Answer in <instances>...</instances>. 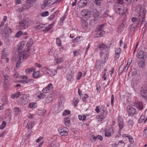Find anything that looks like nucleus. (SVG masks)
Here are the masks:
<instances>
[{
	"label": "nucleus",
	"mask_w": 147,
	"mask_h": 147,
	"mask_svg": "<svg viewBox=\"0 0 147 147\" xmlns=\"http://www.w3.org/2000/svg\"><path fill=\"white\" fill-rule=\"evenodd\" d=\"M25 54L24 52H21L19 53L17 55L14 56L13 59V61L14 62L17 61L16 63V66L17 68L20 67V65L22 62V60L23 59H26L29 56V54Z\"/></svg>",
	"instance_id": "f257e3e1"
},
{
	"label": "nucleus",
	"mask_w": 147,
	"mask_h": 147,
	"mask_svg": "<svg viewBox=\"0 0 147 147\" xmlns=\"http://www.w3.org/2000/svg\"><path fill=\"white\" fill-rule=\"evenodd\" d=\"M31 23V21L28 19L21 21L19 22V28L21 30L24 29L29 26Z\"/></svg>",
	"instance_id": "f03ea898"
},
{
	"label": "nucleus",
	"mask_w": 147,
	"mask_h": 147,
	"mask_svg": "<svg viewBox=\"0 0 147 147\" xmlns=\"http://www.w3.org/2000/svg\"><path fill=\"white\" fill-rule=\"evenodd\" d=\"M138 9H139L140 12V21L141 24L144 22L145 20V16L146 13V10L142 6H139Z\"/></svg>",
	"instance_id": "7ed1b4c3"
},
{
	"label": "nucleus",
	"mask_w": 147,
	"mask_h": 147,
	"mask_svg": "<svg viewBox=\"0 0 147 147\" xmlns=\"http://www.w3.org/2000/svg\"><path fill=\"white\" fill-rule=\"evenodd\" d=\"M105 106L102 105L100 109V112L101 115H100L98 117V121L100 122H101V121L105 118V117L107 115V113L105 112L104 108Z\"/></svg>",
	"instance_id": "20e7f679"
},
{
	"label": "nucleus",
	"mask_w": 147,
	"mask_h": 147,
	"mask_svg": "<svg viewBox=\"0 0 147 147\" xmlns=\"http://www.w3.org/2000/svg\"><path fill=\"white\" fill-rule=\"evenodd\" d=\"M11 29L6 26L3 30L2 28L0 27V33L3 34L4 33L6 35H8L11 32Z\"/></svg>",
	"instance_id": "39448f33"
},
{
	"label": "nucleus",
	"mask_w": 147,
	"mask_h": 147,
	"mask_svg": "<svg viewBox=\"0 0 147 147\" xmlns=\"http://www.w3.org/2000/svg\"><path fill=\"white\" fill-rule=\"evenodd\" d=\"M4 77V88L5 89H6L7 87L9 85V81L10 78L8 75H3Z\"/></svg>",
	"instance_id": "423d86ee"
},
{
	"label": "nucleus",
	"mask_w": 147,
	"mask_h": 147,
	"mask_svg": "<svg viewBox=\"0 0 147 147\" xmlns=\"http://www.w3.org/2000/svg\"><path fill=\"white\" fill-rule=\"evenodd\" d=\"M58 130L61 136L67 135H68V132H69L68 129L66 127L59 129Z\"/></svg>",
	"instance_id": "0eeeda50"
},
{
	"label": "nucleus",
	"mask_w": 147,
	"mask_h": 147,
	"mask_svg": "<svg viewBox=\"0 0 147 147\" xmlns=\"http://www.w3.org/2000/svg\"><path fill=\"white\" fill-rule=\"evenodd\" d=\"M127 110L128 115H133L136 112V109L134 107L128 106L127 107Z\"/></svg>",
	"instance_id": "6e6552de"
},
{
	"label": "nucleus",
	"mask_w": 147,
	"mask_h": 147,
	"mask_svg": "<svg viewBox=\"0 0 147 147\" xmlns=\"http://www.w3.org/2000/svg\"><path fill=\"white\" fill-rule=\"evenodd\" d=\"M46 74L48 76H53L57 73V70H53L52 69H47Z\"/></svg>",
	"instance_id": "1a4fd4ad"
},
{
	"label": "nucleus",
	"mask_w": 147,
	"mask_h": 147,
	"mask_svg": "<svg viewBox=\"0 0 147 147\" xmlns=\"http://www.w3.org/2000/svg\"><path fill=\"white\" fill-rule=\"evenodd\" d=\"M134 105V106L139 110H141L143 108V105L141 102L139 101H136Z\"/></svg>",
	"instance_id": "9d476101"
},
{
	"label": "nucleus",
	"mask_w": 147,
	"mask_h": 147,
	"mask_svg": "<svg viewBox=\"0 0 147 147\" xmlns=\"http://www.w3.org/2000/svg\"><path fill=\"white\" fill-rule=\"evenodd\" d=\"M118 122L119 127V131H120L123 127V120L121 117H118Z\"/></svg>",
	"instance_id": "9b49d317"
},
{
	"label": "nucleus",
	"mask_w": 147,
	"mask_h": 147,
	"mask_svg": "<svg viewBox=\"0 0 147 147\" xmlns=\"http://www.w3.org/2000/svg\"><path fill=\"white\" fill-rule=\"evenodd\" d=\"M56 3V0H49L45 1L42 6H47L49 5H52Z\"/></svg>",
	"instance_id": "f8f14e48"
},
{
	"label": "nucleus",
	"mask_w": 147,
	"mask_h": 147,
	"mask_svg": "<svg viewBox=\"0 0 147 147\" xmlns=\"http://www.w3.org/2000/svg\"><path fill=\"white\" fill-rule=\"evenodd\" d=\"M52 85L51 83H50L47 86L42 90V92L43 93H46L49 92L50 90L52 88Z\"/></svg>",
	"instance_id": "ddd939ff"
},
{
	"label": "nucleus",
	"mask_w": 147,
	"mask_h": 147,
	"mask_svg": "<svg viewBox=\"0 0 147 147\" xmlns=\"http://www.w3.org/2000/svg\"><path fill=\"white\" fill-rule=\"evenodd\" d=\"M87 3L86 0H80L78 3V6L79 7H82L86 6Z\"/></svg>",
	"instance_id": "4468645a"
},
{
	"label": "nucleus",
	"mask_w": 147,
	"mask_h": 147,
	"mask_svg": "<svg viewBox=\"0 0 147 147\" xmlns=\"http://www.w3.org/2000/svg\"><path fill=\"white\" fill-rule=\"evenodd\" d=\"M37 0H27L25 3V4L24 5L26 7V9L29 8L32 5L31 2L35 1Z\"/></svg>",
	"instance_id": "2eb2a0df"
},
{
	"label": "nucleus",
	"mask_w": 147,
	"mask_h": 147,
	"mask_svg": "<svg viewBox=\"0 0 147 147\" xmlns=\"http://www.w3.org/2000/svg\"><path fill=\"white\" fill-rule=\"evenodd\" d=\"M74 76V72L72 71H70V73H69L66 76V78L67 81L71 82L73 79Z\"/></svg>",
	"instance_id": "dca6fc26"
},
{
	"label": "nucleus",
	"mask_w": 147,
	"mask_h": 147,
	"mask_svg": "<svg viewBox=\"0 0 147 147\" xmlns=\"http://www.w3.org/2000/svg\"><path fill=\"white\" fill-rule=\"evenodd\" d=\"M32 44H33L32 40V39H30V40H29V42H28L26 44V47L27 48V52H24V53L26 54H26H28V53H27V52H28L29 51V50H30L29 48H30V47H31L32 46Z\"/></svg>",
	"instance_id": "f3484780"
},
{
	"label": "nucleus",
	"mask_w": 147,
	"mask_h": 147,
	"mask_svg": "<svg viewBox=\"0 0 147 147\" xmlns=\"http://www.w3.org/2000/svg\"><path fill=\"white\" fill-rule=\"evenodd\" d=\"M81 14L82 16L85 18H86V17L90 15L89 12L87 9H84L82 11Z\"/></svg>",
	"instance_id": "a211bd4d"
},
{
	"label": "nucleus",
	"mask_w": 147,
	"mask_h": 147,
	"mask_svg": "<svg viewBox=\"0 0 147 147\" xmlns=\"http://www.w3.org/2000/svg\"><path fill=\"white\" fill-rule=\"evenodd\" d=\"M137 57L140 59H144L146 57L145 53L142 51H140L138 52Z\"/></svg>",
	"instance_id": "6ab92c4d"
},
{
	"label": "nucleus",
	"mask_w": 147,
	"mask_h": 147,
	"mask_svg": "<svg viewBox=\"0 0 147 147\" xmlns=\"http://www.w3.org/2000/svg\"><path fill=\"white\" fill-rule=\"evenodd\" d=\"M6 49L5 48H4L1 51V58L2 59H5L7 57V53L6 52Z\"/></svg>",
	"instance_id": "aec40b11"
},
{
	"label": "nucleus",
	"mask_w": 147,
	"mask_h": 147,
	"mask_svg": "<svg viewBox=\"0 0 147 147\" xmlns=\"http://www.w3.org/2000/svg\"><path fill=\"white\" fill-rule=\"evenodd\" d=\"M121 50L120 48H117L115 50V59H116L119 58Z\"/></svg>",
	"instance_id": "412c9836"
},
{
	"label": "nucleus",
	"mask_w": 147,
	"mask_h": 147,
	"mask_svg": "<svg viewBox=\"0 0 147 147\" xmlns=\"http://www.w3.org/2000/svg\"><path fill=\"white\" fill-rule=\"evenodd\" d=\"M59 13V11H55L54 12V13H53L52 15H51L50 16L49 18V19L50 20H53L55 18V16L57 15Z\"/></svg>",
	"instance_id": "4be33fe9"
},
{
	"label": "nucleus",
	"mask_w": 147,
	"mask_h": 147,
	"mask_svg": "<svg viewBox=\"0 0 147 147\" xmlns=\"http://www.w3.org/2000/svg\"><path fill=\"white\" fill-rule=\"evenodd\" d=\"M41 76V74L39 71H36L33 74V77L35 78H38L40 77Z\"/></svg>",
	"instance_id": "5701e85b"
},
{
	"label": "nucleus",
	"mask_w": 147,
	"mask_h": 147,
	"mask_svg": "<svg viewBox=\"0 0 147 147\" xmlns=\"http://www.w3.org/2000/svg\"><path fill=\"white\" fill-rule=\"evenodd\" d=\"M81 22L82 26L84 28H86L88 27V23L86 20H83Z\"/></svg>",
	"instance_id": "b1692460"
},
{
	"label": "nucleus",
	"mask_w": 147,
	"mask_h": 147,
	"mask_svg": "<svg viewBox=\"0 0 147 147\" xmlns=\"http://www.w3.org/2000/svg\"><path fill=\"white\" fill-rule=\"evenodd\" d=\"M20 93L19 92H17L14 94H12L11 95V98L13 99H14L16 98H18L20 95Z\"/></svg>",
	"instance_id": "393cba45"
},
{
	"label": "nucleus",
	"mask_w": 147,
	"mask_h": 147,
	"mask_svg": "<svg viewBox=\"0 0 147 147\" xmlns=\"http://www.w3.org/2000/svg\"><path fill=\"white\" fill-rule=\"evenodd\" d=\"M53 94V93L50 94L46 98V100L47 102H49L52 101Z\"/></svg>",
	"instance_id": "a878e982"
},
{
	"label": "nucleus",
	"mask_w": 147,
	"mask_h": 147,
	"mask_svg": "<svg viewBox=\"0 0 147 147\" xmlns=\"http://www.w3.org/2000/svg\"><path fill=\"white\" fill-rule=\"evenodd\" d=\"M141 94L144 98L147 97V90H143L141 91Z\"/></svg>",
	"instance_id": "bb28decb"
},
{
	"label": "nucleus",
	"mask_w": 147,
	"mask_h": 147,
	"mask_svg": "<svg viewBox=\"0 0 147 147\" xmlns=\"http://www.w3.org/2000/svg\"><path fill=\"white\" fill-rule=\"evenodd\" d=\"M35 70V69L31 67L26 69V72L27 74H30L33 71L34 72Z\"/></svg>",
	"instance_id": "cd10ccee"
},
{
	"label": "nucleus",
	"mask_w": 147,
	"mask_h": 147,
	"mask_svg": "<svg viewBox=\"0 0 147 147\" xmlns=\"http://www.w3.org/2000/svg\"><path fill=\"white\" fill-rule=\"evenodd\" d=\"M116 147H123L124 146V143L123 140H120L119 141L117 145L115 144Z\"/></svg>",
	"instance_id": "c85d7f7f"
},
{
	"label": "nucleus",
	"mask_w": 147,
	"mask_h": 147,
	"mask_svg": "<svg viewBox=\"0 0 147 147\" xmlns=\"http://www.w3.org/2000/svg\"><path fill=\"white\" fill-rule=\"evenodd\" d=\"M34 122L33 121L28 123L27 125V128L29 129H32L34 126Z\"/></svg>",
	"instance_id": "c756f323"
},
{
	"label": "nucleus",
	"mask_w": 147,
	"mask_h": 147,
	"mask_svg": "<svg viewBox=\"0 0 147 147\" xmlns=\"http://www.w3.org/2000/svg\"><path fill=\"white\" fill-rule=\"evenodd\" d=\"M138 64L139 67L142 68H144L145 65V62L142 61H140Z\"/></svg>",
	"instance_id": "7c9ffc66"
},
{
	"label": "nucleus",
	"mask_w": 147,
	"mask_h": 147,
	"mask_svg": "<svg viewBox=\"0 0 147 147\" xmlns=\"http://www.w3.org/2000/svg\"><path fill=\"white\" fill-rule=\"evenodd\" d=\"M13 111L16 115H18V114H19L21 111V109L18 107H15Z\"/></svg>",
	"instance_id": "2f4dec72"
},
{
	"label": "nucleus",
	"mask_w": 147,
	"mask_h": 147,
	"mask_svg": "<svg viewBox=\"0 0 147 147\" xmlns=\"http://www.w3.org/2000/svg\"><path fill=\"white\" fill-rule=\"evenodd\" d=\"M65 125L67 126H68L70 124V121L69 118H65L64 119Z\"/></svg>",
	"instance_id": "473e14b6"
},
{
	"label": "nucleus",
	"mask_w": 147,
	"mask_h": 147,
	"mask_svg": "<svg viewBox=\"0 0 147 147\" xmlns=\"http://www.w3.org/2000/svg\"><path fill=\"white\" fill-rule=\"evenodd\" d=\"M24 45L23 42H20L17 46V48L18 50H20L22 49Z\"/></svg>",
	"instance_id": "72a5a7b5"
},
{
	"label": "nucleus",
	"mask_w": 147,
	"mask_h": 147,
	"mask_svg": "<svg viewBox=\"0 0 147 147\" xmlns=\"http://www.w3.org/2000/svg\"><path fill=\"white\" fill-rule=\"evenodd\" d=\"M63 59L62 57L56 58L55 59V61H56V63L57 64L62 62L63 61Z\"/></svg>",
	"instance_id": "f704fd0d"
},
{
	"label": "nucleus",
	"mask_w": 147,
	"mask_h": 147,
	"mask_svg": "<svg viewBox=\"0 0 147 147\" xmlns=\"http://www.w3.org/2000/svg\"><path fill=\"white\" fill-rule=\"evenodd\" d=\"M97 34H98L100 36H102L105 34V32L102 30H97Z\"/></svg>",
	"instance_id": "c9c22d12"
},
{
	"label": "nucleus",
	"mask_w": 147,
	"mask_h": 147,
	"mask_svg": "<svg viewBox=\"0 0 147 147\" xmlns=\"http://www.w3.org/2000/svg\"><path fill=\"white\" fill-rule=\"evenodd\" d=\"M44 24H40L36 26V28L38 29H42L43 30L45 28Z\"/></svg>",
	"instance_id": "e433bc0d"
},
{
	"label": "nucleus",
	"mask_w": 147,
	"mask_h": 147,
	"mask_svg": "<svg viewBox=\"0 0 147 147\" xmlns=\"http://www.w3.org/2000/svg\"><path fill=\"white\" fill-rule=\"evenodd\" d=\"M56 44L59 46H61V40L59 38H56Z\"/></svg>",
	"instance_id": "4c0bfd02"
},
{
	"label": "nucleus",
	"mask_w": 147,
	"mask_h": 147,
	"mask_svg": "<svg viewBox=\"0 0 147 147\" xmlns=\"http://www.w3.org/2000/svg\"><path fill=\"white\" fill-rule=\"evenodd\" d=\"M78 118L80 120L84 121L85 120L86 117L85 115H78Z\"/></svg>",
	"instance_id": "58836bf2"
},
{
	"label": "nucleus",
	"mask_w": 147,
	"mask_h": 147,
	"mask_svg": "<svg viewBox=\"0 0 147 147\" xmlns=\"http://www.w3.org/2000/svg\"><path fill=\"white\" fill-rule=\"evenodd\" d=\"M127 137L128 139L129 140V142L131 144H133L134 142V139L132 138V137L129 135V136H127Z\"/></svg>",
	"instance_id": "ea45409f"
},
{
	"label": "nucleus",
	"mask_w": 147,
	"mask_h": 147,
	"mask_svg": "<svg viewBox=\"0 0 147 147\" xmlns=\"http://www.w3.org/2000/svg\"><path fill=\"white\" fill-rule=\"evenodd\" d=\"M23 34L22 32V31H19L16 34L15 37L17 38H19Z\"/></svg>",
	"instance_id": "a19ab883"
},
{
	"label": "nucleus",
	"mask_w": 147,
	"mask_h": 147,
	"mask_svg": "<svg viewBox=\"0 0 147 147\" xmlns=\"http://www.w3.org/2000/svg\"><path fill=\"white\" fill-rule=\"evenodd\" d=\"M70 113V111L69 110H65L63 113V115L64 116H66L69 114Z\"/></svg>",
	"instance_id": "79ce46f5"
},
{
	"label": "nucleus",
	"mask_w": 147,
	"mask_h": 147,
	"mask_svg": "<svg viewBox=\"0 0 147 147\" xmlns=\"http://www.w3.org/2000/svg\"><path fill=\"white\" fill-rule=\"evenodd\" d=\"M125 67L122 65H121L119 69V73L121 74L123 71V70H125Z\"/></svg>",
	"instance_id": "37998d69"
},
{
	"label": "nucleus",
	"mask_w": 147,
	"mask_h": 147,
	"mask_svg": "<svg viewBox=\"0 0 147 147\" xmlns=\"http://www.w3.org/2000/svg\"><path fill=\"white\" fill-rule=\"evenodd\" d=\"M105 24H104L102 25H101L98 27L96 29V31L97 30H102V29H103V27L105 26Z\"/></svg>",
	"instance_id": "c03bdc74"
},
{
	"label": "nucleus",
	"mask_w": 147,
	"mask_h": 147,
	"mask_svg": "<svg viewBox=\"0 0 147 147\" xmlns=\"http://www.w3.org/2000/svg\"><path fill=\"white\" fill-rule=\"evenodd\" d=\"M107 47V46L104 44L100 45L99 46V48L100 50H103L105 49Z\"/></svg>",
	"instance_id": "a18cd8bd"
},
{
	"label": "nucleus",
	"mask_w": 147,
	"mask_h": 147,
	"mask_svg": "<svg viewBox=\"0 0 147 147\" xmlns=\"http://www.w3.org/2000/svg\"><path fill=\"white\" fill-rule=\"evenodd\" d=\"M36 103H30L29 105V107L30 108H34L36 107Z\"/></svg>",
	"instance_id": "49530a36"
},
{
	"label": "nucleus",
	"mask_w": 147,
	"mask_h": 147,
	"mask_svg": "<svg viewBox=\"0 0 147 147\" xmlns=\"http://www.w3.org/2000/svg\"><path fill=\"white\" fill-rule=\"evenodd\" d=\"M19 101H20V104H25V102L26 101L24 99V96L21 98H20L19 99Z\"/></svg>",
	"instance_id": "de8ad7c7"
},
{
	"label": "nucleus",
	"mask_w": 147,
	"mask_h": 147,
	"mask_svg": "<svg viewBox=\"0 0 147 147\" xmlns=\"http://www.w3.org/2000/svg\"><path fill=\"white\" fill-rule=\"evenodd\" d=\"M53 25L52 24H51L48 27H45L44 29H45V30L43 29V30L45 31H48L52 28H53Z\"/></svg>",
	"instance_id": "09e8293b"
},
{
	"label": "nucleus",
	"mask_w": 147,
	"mask_h": 147,
	"mask_svg": "<svg viewBox=\"0 0 147 147\" xmlns=\"http://www.w3.org/2000/svg\"><path fill=\"white\" fill-rule=\"evenodd\" d=\"M115 11L117 13L119 14H120L121 13H123V12H122V11L121 9L119 8L116 9Z\"/></svg>",
	"instance_id": "8fccbe9b"
},
{
	"label": "nucleus",
	"mask_w": 147,
	"mask_h": 147,
	"mask_svg": "<svg viewBox=\"0 0 147 147\" xmlns=\"http://www.w3.org/2000/svg\"><path fill=\"white\" fill-rule=\"evenodd\" d=\"M79 101L78 100V98H74L73 100V102L74 104V105L75 107L78 104V102Z\"/></svg>",
	"instance_id": "3c124183"
},
{
	"label": "nucleus",
	"mask_w": 147,
	"mask_h": 147,
	"mask_svg": "<svg viewBox=\"0 0 147 147\" xmlns=\"http://www.w3.org/2000/svg\"><path fill=\"white\" fill-rule=\"evenodd\" d=\"M46 96V95L45 94L42 93H41L38 96V97L40 99H42L45 98Z\"/></svg>",
	"instance_id": "603ef678"
},
{
	"label": "nucleus",
	"mask_w": 147,
	"mask_h": 147,
	"mask_svg": "<svg viewBox=\"0 0 147 147\" xmlns=\"http://www.w3.org/2000/svg\"><path fill=\"white\" fill-rule=\"evenodd\" d=\"M49 15V13L48 11H46L45 12H42L41 14L42 16H46Z\"/></svg>",
	"instance_id": "864d4df0"
},
{
	"label": "nucleus",
	"mask_w": 147,
	"mask_h": 147,
	"mask_svg": "<svg viewBox=\"0 0 147 147\" xmlns=\"http://www.w3.org/2000/svg\"><path fill=\"white\" fill-rule=\"evenodd\" d=\"M6 122L4 121L3 122L2 125L0 126V129H3L5 126Z\"/></svg>",
	"instance_id": "5fc2aeb1"
},
{
	"label": "nucleus",
	"mask_w": 147,
	"mask_h": 147,
	"mask_svg": "<svg viewBox=\"0 0 147 147\" xmlns=\"http://www.w3.org/2000/svg\"><path fill=\"white\" fill-rule=\"evenodd\" d=\"M82 75V72H81L80 71L79 72V73L77 76V78H76L77 79V80H80V79L81 78V77Z\"/></svg>",
	"instance_id": "6e6d98bb"
},
{
	"label": "nucleus",
	"mask_w": 147,
	"mask_h": 147,
	"mask_svg": "<svg viewBox=\"0 0 147 147\" xmlns=\"http://www.w3.org/2000/svg\"><path fill=\"white\" fill-rule=\"evenodd\" d=\"M123 0H114L116 3L122 4L123 3Z\"/></svg>",
	"instance_id": "4d7b16f0"
},
{
	"label": "nucleus",
	"mask_w": 147,
	"mask_h": 147,
	"mask_svg": "<svg viewBox=\"0 0 147 147\" xmlns=\"http://www.w3.org/2000/svg\"><path fill=\"white\" fill-rule=\"evenodd\" d=\"M74 55V56L78 55L79 54V50L74 51L73 52Z\"/></svg>",
	"instance_id": "13d9d810"
},
{
	"label": "nucleus",
	"mask_w": 147,
	"mask_h": 147,
	"mask_svg": "<svg viewBox=\"0 0 147 147\" xmlns=\"http://www.w3.org/2000/svg\"><path fill=\"white\" fill-rule=\"evenodd\" d=\"M105 136L106 137H109L111 136V133L108 131H105Z\"/></svg>",
	"instance_id": "bf43d9fd"
},
{
	"label": "nucleus",
	"mask_w": 147,
	"mask_h": 147,
	"mask_svg": "<svg viewBox=\"0 0 147 147\" xmlns=\"http://www.w3.org/2000/svg\"><path fill=\"white\" fill-rule=\"evenodd\" d=\"M128 123V125H130L131 127H132L134 124L133 121L131 119L129 120L127 122Z\"/></svg>",
	"instance_id": "052dcab7"
},
{
	"label": "nucleus",
	"mask_w": 147,
	"mask_h": 147,
	"mask_svg": "<svg viewBox=\"0 0 147 147\" xmlns=\"http://www.w3.org/2000/svg\"><path fill=\"white\" fill-rule=\"evenodd\" d=\"M143 136L144 137H146L147 136V127L144 130L143 134Z\"/></svg>",
	"instance_id": "680f3d73"
},
{
	"label": "nucleus",
	"mask_w": 147,
	"mask_h": 147,
	"mask_svg": "<svg viewBox=\"0 0 147 147\" xmlns=\"http://www.w3.org/2000/svg\"><path fill=\"white\" fill-rule=\"evenodd\" d=\"M124 24H123V23H122L121 25L118 28V30L119 32H121V30L123 29V26Z\"/></svg>",
	"instance_id": "e2e57ef3"
},
{
	"label": "nucleus",
	"mask_w": 147,
	"mask_h": 147,
	"mask_svg": "<svg viewBox=\"0 0 147 147\" xmlns=\"http://www.w3.org/2000/svg\"><path fill=\"white\" fill-rule=\"evenodd\" d=\"M102 1V0H95V3L97 5H99Z\"/></svg>",
	"instance_id": "0e129e2a"
},
{
	"label": "nucleus",
	"mask_w": 147,
	"mask_h": 147,
	"mask_svg": "<svg viewBox=\"0 0 147 147\" xmlns=\"http://www.w3.org/2000/svg\"><path fill=\"white\" fill-rule=\"evenodd\" d=\"M25 9H26V7L23 6L22 8H20L18 9V11L22 12Z\"/></svg>",
	"instance_id": "69168bd1"
},
{
	"label": "nucleus",
	"mask_w": 147,
	"mask_h": 147,
	"mask_svg": "<svg viewBox=\"0 0 147 147\" xmlns=\"http://www.w3.org/2000/svg\"><path fill=\"white\" fill-rule=\"evenodd\" d=\"M88 98V96L87 94H85L84 95V97L82 99V100L84 102L86 101V99Z\"/></svg>",
	"instance_id": "338daca9"
},
{
	"label": "nucleus",
	"mask_w": 147,
	"mask_h": 147,
	"mask_svg": "<svg viewBox=\"0 0 147 147\" xmlns=\"http://www.w3.org/2000/svg\"><path fill=\"white\" fill-rule=\"evenodd\" d=\"M129 28H130V30H131V31H132V32H134V30L135 29V26H133V25H131L129 26Z\"/></svg>",
	"instance_id": "774afa93"
}]
</instances>
